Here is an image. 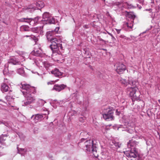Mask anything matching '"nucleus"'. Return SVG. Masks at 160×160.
I'll use <instances>...</instances> for the list:
<instances>
[{
    "label": "nucleus",
    "mask_w": 160,
    "mask_h": 160,
    "mask_svg": "<svg viewBox=\"0 0 160 160\" xmlns=\"http://www.w3.org/2000/svg\"><path fill=\"white\" fill-rule=\"evenodd\" d=\"M49 42L51 43L50 46L51 49L53 52L52 55V58L55 61H59V59L61 57V55L55 52L59 50V48L62 49L63 48L61 43L62 41L59 39L54 38Z\"/></svg>",
    "instance_id": "1"
},
{
    "label": "nucleus",
    "mask_w": 160,
    "mask_h": 160,
    "mask_svg": "<svg viewBox=\"0 0 160 160\" xmlns=\"http://www.w3.org/2000/svg\"><path fill=\"white\" fill-rule=\"evenodd\" d=\"M85 140L84 138L81 139V143L82 144H84L86 148L85 150L89 152H92L94 156L97 158L98 156L97 154L96 146L95 144H94L93 141L92 140H86L83 143V142Z\"/></svg>",
    "instance_id": "2"
},
{
    "label": "nucleus",
    "mask_w": 160,
    "mask_h": 160,
    "mask_svg": "<svg viewBox=\"0 0 160 160\" xmlns=\"http://www.w3.org/2000/svg\"><path fill=\"white\" fill-rule=\"evenodd\" d=\"M138 90L137 87H128L126 89V92L134 100H137L139 98L140 96L139 92Z\"/></svg>",
    "instance_id": "3"
},
{
    "label": "nucleus",
    "mask_w": 160,
    "mask_h": 160,
    "mask_svg": "<svg viewBox=\"0 0 160 160\" xmlns=\"http://www.w3.org/2000/svg\"><path fill=\"white\" fill-rule=\"evenodd\" d=\"M102 114L103 118L106 120L112 121L114 119L113 112L112 108H104L102 112Z\"/></svg>",
    "instance_id": "4"
},
{
    "label": "nucleus",
    "mask_w": 160,
    "mask_h": 160,
    "mask_svg": "<svg viewBox=\"0 0 160 160\" xmlns=\"http://www.w3.org/2000/svg\"><path fill=\"white\" fill-rule=\"evenodd\" d=\"M21 88L25 91L22 92L23 94L25 92H27V93H32L34 94L35 92V89L34 87H31L30 85L26 83H21Z\"/></svg>",
    "instance_id": "5"
},
{
    "label": "nucleus",
    "mask_w": 160,
    "mask_h": 160,
    "mask_svg": "<svg viewBox=\"0 0 160 160\" xmlns=\"http://www.w3.org/2000/svg\"><path fill=\"white\" fill-rule=\"evenodd\" d=\"M32 93H28L27 92H24L23 95L25 98V100L24 101L23 106H26L32 103L34 101V99L32 96Z\"/></svg>",
    "instance_id": "6"
},
{
    "label": "nucleus",
    "mask_w": 160,
    "mask_h": 160,
    "mask_svg": "<svg viewBox=\"0 0 160 160\" xmlns=\"http://www.w3.org/2000/svg\"><path fill=\"white\" fill-rule=\"evenodd\" d=\"M125 154L128 158H136L138 156V152L135 148H132L130 151L124 152Z\"/></svg>",
    "instance_id": "7"
},
{
    "label": "nucleus",
    "mask_w": 160,
    "mask_h": 160,
    "mask_svg": "<svg viewBox=\"0 0 160 160\" xmlns=\"http://www.w3.org/2000/svg\"><path fill=\"white\" fill-rule=\"evenodd\" d=\"M126 66L123 63L119 62L116 65V71L118 73H122L126 69Z\"/></svg>",
    "instance_id": "8"
},
{
    "label": "nucleus",
    "mask_w": 160,
    "mask_h": 160,
    "mask_svg": "<svg viewBox=\"0 0 160 160\" xmlns=\"http://www.w3.org/2000/svg\"><path fill=\"white\" fill-rule=\"evenodd\" d=\"M124 122L126 126V129L123 130L122 131H125L130 133L133 132L135 130L133 124L132 123L131 125L130 123H129L128 122Z\"/></svg>",
    "instance_id": "9"
},
{
    "label": "nucleus",
    "mask_w": 160,
    "mask_h": 160,
    "mask_svg": "<svg viewBox=\"0 0 160 160\" xmlns=\"http://www.w3.org/2000/svg\"><path fill=\"white\" fill-rule=\"evenodd\" d=\"M50 18L49 13L48 12H45L42 15V20L41 21V23H42L44 24H47V21Z\"/></svg>",
    "instance_id": "10"
},
{
    "label": "nucleus",
    "mask_w": 160,
    "mask_h": 160,
    "mask_svg": "<svg viewBox=\"0 0 160 160\" xmlns=\"http://www.w3.org/2000/svg\"><path fill=\"white\" fill-rule=\"evenodd\" d=\"M51 73L52 74L57 77L61 78L63 76V73L60 72L59 70L57 68H55L54 70L51 71Z\"/></svg>",
    "instance_id": "11"
},
{
    "label": "nucleus",
    "mask_w": 160,
    "mask_h": 160,
    "mask_svg": "<svg viewBox=\"0 0 160 160\" xmlns=\"http://www.w3.org/2000/svg\"><path fill=\"white\" fill-rule=\"evenodd\" d=\"M67 87V85L64 84L60 85L56 84L53 87V89L58 92H60L64 89Z\"/></svg>",
    "instance_id": "12"
},
{
    "label": "nucleus",
    "mask_w": 160,
    "mask_h": 160,
    "mask_svg": "<svg viewBox=\"0 0 160 160\" xmlns=\"http://www.w3.org/2000/svg\"><path fill=\"white\" fill-rule=\"evenodd\" d=\"M138 142L132 140H130L129 142H128V146L129 148H135V147L138 145Z\"/></svg>",
    "instance_id": "13"
},
{
    "label": "nucleus",
    "mask_w": 160,
    "mask_h": 160,
    "mask_svg": "<svg viewBox=\"0 0 160 160\" xmlns=\"http://www.w3.org/2000/svg\"><path fill=\"white\" fill-rule=\"evenodd\" d=\"M55 34L52 31L48 32H47L46 35L48 41H50L53 39L54 38L53 37Z\"/></svg>",
    "instance_id": "14"
},
{
    "label": "nucleus",
    "mask_w": 160,
    "mask_h": 160,
    "mask_svg": "<svg viewBox=\"0 0 160 160\" xmlns=\"http://www.w3.org/2000/svg\"><path fill=\"white\" fill-rule=\"evenodd\" d=\"M129 39L128 38L123 35H120L118 38V40L120 42L125 43L127 42V40Z\"/></svg>",
    "instance_id": "15"
},
{
    "label": "nucleus",
    "mask_w": 160,
    "mask_h": 160,
    "mask_svg": "<svg viewBox=\"0 0 160 160\" xmlns=\"http://www.w3.org/2000/svg\"><path fill=\"white\" fill-rule=\"evenodd\" d=\"M49 113L48 111L47 110L46 108L43 109V111H42V112L41 113V118H45L46 117V119L48 118L47 115L49 114Z\"/></svg>",
    "instance_id": "16"
},
{
    "label": "nucleus",
    "mask_w": 160,
    "mask_h": 160,
    "mask_svg": "<svg viewBox=\"0 0 160 160\" xmlns=\"http://www.w3.org/2000/svg\"><path fill=\"white\" fill-rule=\"evenodd\" d=\"M9 88L8 85L5 83L2 84L1 89L2 92H7L9 90Z\"/></svg>",
    "instance_id": "17"
},
{
    "label": "nucleus",
    "mask_w": 160,
    "mask_h": 160,
    "mask_svg": "<svg viewBox=\"0 0 160 160\" xmlns=\"http://www.w3.org/2000/svg\"><path fill=\"white\" fill-rule=\"evenodd\" d=\"M125 13H126V15L127 17H128L130 18H131L132 19V20L133 21V20L135 18L136 16L134 14L133 12H129L126 11Z\"/></svg>",
    "instance_id": "18"
},
{
    "label": "nucleus",
    "mask_w": 160,
    "mask_h": 160,
    "mask_svg": "<svg viewBox=\"0 0 160 160\" xmlns=\"http://www.w3.org/2000/svg\"><path fill=\"white\" fill-rule=\"evenodd\" d=\"M8 62L9 63H11L14 65L19 64L20 63V62L16 58L14 57L11 58Z\"/></svg>",
    "instance_id": "19"
},
{
    "label": "nucleus",
    "mask_w": 160,
    "mask_h": 160,
    "mask_svg": "<svg viewBox=\"0 0 160 160\" xmlns=\"http://www.w3.org/2000/svg\"><path fill=\"white\" fill-rule=\"evenodd\" d=\"M119 81L121 84L124 85L126 87L129 84V81H127L125 79H122L121 78L119 79Z\"/></svg>",
    "instance_id": "20"
},
{
    "label": "nucleus",
    "mask_w": 160,
    "mask_h": 160,
    "mask_svg": "<svg viewBox=\"0 0 160 160\" xmlns=\"http://www.w3.org/2000/svg\"><path fill=\"white\" fill-rule=\"evenodd\" d=\"M129 84L133 86V87H137L138 82L135 80H129Z\"/></svg>",
    "instance_id": "21"
},
{
    "label": "nucleus",
    "mask_w": 160,
    "mask_h": 160,
    "mask_svg": "<svg viewBox=\"0 0 160 160\" xmlns=\"http://www.w3.org/2000/svg\"><path fill=\"white\" fill-rule=\"evenodd\" d=\"M42 59H41V61L42 62L43 67L46 68H48L50 66V64L47 61H44V58H43L42 57Z\"/></svg>",
    "instance_id": "22"
},
{
    "label": "nucleus",
    "mask_w": 160,
    "mask_h": 160,
    "mask_svg": "<svg viewBox=\"0 0 160 160\" xmlns=\"http://www.w3.org/2000/svg\"><path fill=\"white\" fill-rule=\"evenodd\" d=\"M32 19L31 18H22L19 20L21 22H25L27 23H30L32 21Z\"/></svg>",
    "instance_id": "23"
},
{
    "label": "nucleus",
    "mask_w": 160,
    "mask_h": 160,
    "mask_svg": "<svg viewBox=\"0 0 160 160\" xmlns=\"http://www.w3.org/2000/svg\"><path fill=\"white\" fill-rule=\"evenodd\" d=\"M7 137L6 135H2L0 136V142L2 144H3L4 141L6 140V137Z\"/></svg>",
    "instance_id": "24"
},
{
    "label": "nucleus",
    "mask_w": 160,
    "mask_h": 160,
    "mask_svg": "<svg viewBox=\"0 0 160 160\" xmlns=\"http://www.w3.org/2000/svg\"><path fill=\"white\" fill-rule=\"evenodd\" d=\"M32 54L37 56H40L39 50L36 49H35L33 52H32Z\"/></svg>",
    "instance_id": "25"
},
{
    "label": "nucleus",
    "mask_w": 160,
    "mask_h": 160,
    "mask_svg": "<svg viewBox=\"0 0 160 160\" xmlns=\"http://www.w3.org/2000/svg\"><path fill=\"white\" fill-rule=\"evenodd\" d=\"M112 142L113 144H112V145H114L115 146L116 148H118L120 147L121 144L119 142H116L115 141H112Z\"/></svg>",
    "instance_id": "26"
},
{
    "label": "nucleus",
    "mask_w": 160,
    "mask_h": 160,
    "mask_svg": "<svg viewBox=\"0 0 160 160\" xmlns=\"http://www.w3.org/2000/svg\"><path fill=\"white\" fill-rule=\"evenodd\" d=\"M40 115L39 114H37L34 117L33 119L36 123H37V122H38L39 121V120L40 118Z\"/></svg>",
    "instance_id": "27"
},
{
    "label": "nucleus",
    "mask_w": 160,
    "mask_h": 160,
    "mask_svg": "<svg viewBox=\"0 0 160 160\" xmlns=\"http://www.w3.org/2000/svg\"><path fill=\"white\" fill-rule=\"evenodd\" d=\"M133 20H132L130 23L127 22V27L130 28H132L133 26Z\"/></svg>",
    "instance_id": "28"
},
{
    "label": "nucleus",
    "mask_w": 160,
    "mask_h": 160,
    "mask_svg": "<svg viewBox=\"0 0 160 160\" xmlns=\"http://www.w3.org/2000/svg\"><path fill=\"white\" fill-rule=\"evenodd\" d=\"M21 28L25 31H29V27L27 25L22 26L21 27Z\"/></svg>",
    "instance_id": "29"
},
{
    "label": "nucleus",
    "mask_w": 160,
    "mask_h": 160,
    "mask_svg": "<svg viewBox=\"0 0 160 160\" xmlns=\"http://www.w3.org/2000/svg\"><path fill=\"white\" fill-rule=\"evenodd\" d=\"M13 100L11 98L10 101H8L7 104L11 106L12 107H13L14 104H13Z\"/></svg>",
    "instance_id": "30"
},
{
    "label": "nucleus",
    "mask_w": 160,
    "mask_h": 160,
    "mask_svg": "<svg viewBox=\"0 0 160 160\" xmlns=\"http://www.w3.org/2000/svg\"><path fill=\"white\" fill-rule=\"evenodd\" d=\"M54 18H52L51 19L50 18H50L49 20L47 21V23H53L54 22Z\"/></svg>",
    "instance_id": "31"
},
{
    "label": "nucleus",
    "mask_w": 160,
    "mask_h": 160,
    "mask_svg": "<svg viewBox=\"0 0 160 160\" xmlns=\"http://www.w3.org/2000/svg\"><path fill=\"white\" fill-rule=\"evenodd\" d=\"M18 152L21 154H22V151H24V152H27V150L26 149L22 148H18Z\"/></svg>",
    "instance_id": "32"
},
{
    "label": "nucleus",
    "mask_w": 160,
    "mask_h": 160,
    "mask_svg": "<svg viewBox=\"0 0 160 160\" xmlns=\"http://www.w3.org/2000/svg\"><path fill=\"white\" fill-rule=\"evenodd\" d=\"M59 27H56V28L53 30H52L53 32H54L55 34L57 33L58 32L59 30Z\"/></svg>",
    "instance_id": "33"
},
{
    "label": "nucleus",
    "mask_w": 160,
    "mask_h": 160,
    "mask_svg": "<svg viewBox=\"0 0 160 160\" xmlns=\"http://www.w3.org/2000/svg\"><path fill=\"white\" fill-rule=\"evenodd\" d=\"M27 9L28 10H29V9H31V10H30V11H32V10L33 11L35 9L33 8V7L32 5H31L29 6L27 8Z\"/></svg>",
    "instance_id": "34"
},
{
    "label": "nucleus",
    "mask_w": 160,
    "mask_h": 160,
    "mask_svg": "<svg viewBox=\"0 0 160 160\" xmlns=\"http://www.w3.org/2000/svg\"><path fill=\"white\" fill-rule=\"evenodd\" d=\"M40 2L39 1H38V2H37L36 3V8H37L38 9H39V8L40 6V4L39 3Z\"/></svg>",
    "instance_id": "35"
},
{
    "label": "nucleus",
    "mask_w": 160,
    "mask_h": 160,
    "mask_svg": "<svg viewBox=\"0 0 160 160\" xmlns=\"http://www.w3.org/2000/svg\"><path fill=\"white\" fill-rule=\"evenodd\" d=\"M107 33L110 36H111L112 37V39L113 41H114L116 40L115 38L112 35V34L109 32H107Z\"/></svg>",
    "instance_id": "36"
},
{
    "label": "nucleus",
    "mask_w": 160,
    "mask_h": 160,
    "mask_svg": "<svg viewBox=\"0 0 160 160\" xmlns=\"http://www.w3.org/2000/svg\"><path fill=\"white\" fill-rule=\"evenodd\" d=\"M46 103V102L43 100L41 99V106H43L44 104Z\"/></svg>",
    "instance_id": "37"
},
{
    "label": "nucleus",
    "mask_w": 160,
    "mask_h": 160,
    "mask_svg": "<svg viewBox=\"0 0 160 160\" xmlns=\"http://www.w3.org/2000/svg\"><path fill=\"white\" fill-rule=\"evenodd\" d=\"M33 38L36 42H37L38 41V39L34 36L33 37Z\"/></svg>",
    "instance_id": "38"
},
{
    "label": "nucleus",
    "mask_w": 160,
    "mask_h": 160,
    "mask_svg": "<svg viewBox=\"0 0 160 160\" xmlns=\"http://www.w3.org/2000/svg\"><path fill=\"white\" fill-rule=\"evenodd\" d=\"M44 4L43 2L41 1V8L44 7Z\"/></svg>",
    "instance_id": "39"
},
{
    "label": "nucleus",
    "mask_w": 160,
    "mask_h": 160,
    "mask_svg": "<svg viewBox=\"0 0 160 160\" xmlns=\"http://www.w3.org/2000/svg\"><path fill=\"white\" fill-rule=\"evenodd\" d=\"M145 10L147 11H150V13H151V14L152 13V9L151 8H150L149 9H145Z\"/></svg>",
    "instance_id": "40"
},
{
    "label": "nucleus",
    "mask_w": 160,
    "mask_h": 160,
    "mask_svg": "<svg viewBox=\"0 0 160 160\" xmlns=\"http://www.w3.org/2000/svg\"><path fill=\"white\" fill-rule=\"evenodd\" d=\"M115 30H116L118 34H119L120 33V31L121 30V29H115Z\"/></svg>",
    "instance_id": "41"
},
{
    "label": "nucleus",
    "mask_w": 160,
    "mask_h": 160,
    "mask_svg": "<svg viewBox=\"0 0 160 160\" xmlns=\"http://www.w3.org/2000/svg\"><path fill=\"white\" fill-rule=\"evenodd\" d=\"M83 27L84 28H88V26L87 25H84L83 26Z\"/></svg>",
    "instance_id": "42"
},
{
    "label": "nucleus",
    "mask_w": 160,
    "mask_h": 160,
    "mask_svg": "<svg viewBox=\"0 0 160 160\" xmlns=\"http://www.w3.org/2000/svg\"><path fill=\"white\" fill-rule=\"evenodd\" d=\"M53 82V81H52L51 82H48L47 83L48 85L52 84Z\"/></svg>",
    "instance_id": "43"
},
{
    "label": "nucleus",
    "mask_w": 160,
    "mask_h": 160,
    "mask_svg": "<svg viewBox=\"0 0 160 160\" xmlns=\"http://www.w3.org/2000/svg\"><path fill=\"white\" fill-rule=\"evenodd\" d=\"M99 40L100 41H102L104 42H105V41L104 40H103V39H102V38H99Z\"/></svg>",
    "instance_id": "44"
},
{
    "label": "nucleus",
    "mask_w": 160,
    "mask_h": 160,
    "mask_svg": "<svg viewBox=\"0 0 160 160\" xmlns=\"http://www.w3.org/2000/svg\"><path fill=\"white\" fill-rule=\"evenodd\" d=\"M116 112H117V113H118V115H119V112H118V110H116Z\"/></svg>",
    "instance_id": "45"
},
{
    "label": "nucleus",
    "mask_w": 160,
    "mask_h": 160,
    "mask_svg": "<svg viewBox=\"0 0 160 160\" xmlns=\"http://www.w3.org/2000/svg\"><path fill=\"white\" fill-rule=\"evenodd\" d=\"M2 59V58L1 57L0 58V63H1V60Z\"/></svg>",
    "instance_id": "46"
},
{
    "label": "nucleus",
    "mask_w": 160,
    "mask_h": 160,
    "mask_svg": "<svg viewBox=\"0 0 160 160\" xmlns=\"http://www.w3.org/2000/svg\"><path fill=\"white\" fill-rule=\"evenodd\" d=\"M82 119V118H80V120H81V119Z\"/></svg>",
    "instance_id": "47"
},
{
    "label": "nucleus",
    "mask_w": 160,
    "mask_h": 160,
    "mask_svg": "<svg viewBox=\"0 0 160 160\" xmlns=\"http://www.w3.org/2000/svg\"><path fill=\"white\" fill-rule=\"evenodd\" d=\"M158 101L159 102V103H160V99L158 100Z\"/></svg>",
    "instance_id": "48"
},
{
    "label": "nucleus",
    "mask_w": 160,
    "mask_h": 160,
    "mask_svg": "<svg viewBox=\"0 0 160 160\" xmlns=\"http://www.w3.org/2000/svg\"><path fill=\"white\" fill-rule=\"evenodd\" d=\"M12 91L11 90H10L9 92V93H10V92H12Z\"/></svg>",
    "instance_id": "49"
},
{
    "label": "nucleus",
    "mask_w": 160,
    "mask_h": 160,
    "mask_svg": "<svg viewBox=\"0 0 160 160\" xmlns=\"http://www.w3.org/2000/svg\"><path fill=\"white\" fill-rule=\"evenodd\" d=\"M6 97V99H8V96H7Z\"/></svg>",
    "instance_id": "50"
},
{
    "label": "nucleus",
    "mask_w": 160,
    "mask_h": 160,
    "mask_svg": "<svg viewBox=\"0 0 160 160\" xmlns=\"http://www.w3.org/2000/svg\"><path fill=\"white\" fill-rule=\"evenodd\" d=\"M26 36V37H30V36H27V35Z\"/></svg>",
    "instance_id": "51"
},
{
    "label": "nucleus",
    "mask_w": 160,
    "mask_h": 160,
    "mask_svg": "<svg viewBox=\"0 0 160 160\" xmlns=\"http://www.w3.org/2000/svg\"><path fill=\"white\" fill-rule=\"evenodd\" d=\"M43 109H42L41 110H40V111H43Z\"/></svg>",
    "instance_id": "52"
},
{
    "label": "nucleus",
    "mask_w": 160,
    "mask_h": 160,
    "mask_svg": "<svg viewBox=\"0 0 160 160\" xmlns=\"http://www.w3.org/2000/svg\"><path fill=\"white\" fill-rule=\"evenodd\" d=\"M1 147H0V151L1 150Z\"/></svg>",
    "instance_id": "53"
},
{
    "label": "nucleus",
    "mask_w": 160,
    "mask_h": 160,
    "mask_svg": "<svg viewBox=\"0 0 160 160\" xmlns=\"http://www.w3.org/2000/svg\"><path fill=\"white\" fill-rule=\"evenodd\" d=\"M34 117V116H32V117H31V118H32V117Z\"/></svg>",
    "instance_id": "54"
},
{
    "label": "nucleus",
    "mask_w": 160,
    "mask_h": 160,
    "mask_svg": "<svg viewBox=\"0 0 160 160\" xmlns=\"http://www.w3.org/2000/svg\"><path fill=\"white\" fill-rule=\"evenodd\" d=\"M145 33V32H143V33Z\"/></svg>",
    "instance_id": "55"
},
{
    "label": "nucleus",
    "mask_w": 160,
    "mask_h": 160,
    "mask_svg": "<svg viewBox=\"0 0 160 160\" xmlns=\"http://www.w3.org/2000/svg\"><path fill=\"white\" fill-rule=\"evenodd\" d=\"M104 1H105V0H103Z\"/></svg>",
    "instance_id": "56"
}]
</instances>
